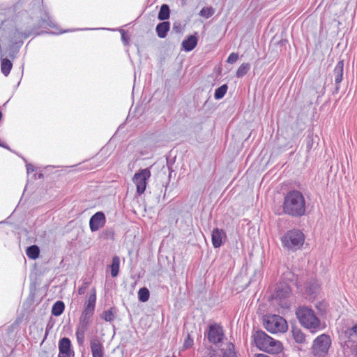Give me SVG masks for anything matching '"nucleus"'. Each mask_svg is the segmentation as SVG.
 <instances>
[{"label": "nucleus", "mask_w": 357, "mask_h": 357, "mask_svg": "<svg viewBox=\"0 0 357 357\" xmlns=\"http://www.w3.org/2000/svg\"><path fill=\"white\" fill-rule=\"evenodd\" d=\"M324 86H322V80L320 77H317L316 78V85L313 86V90H314L316 93H324Z\"/></svg>", "instance_id": "33"}, {"label": "nucleus", "mask_w": 357, "mask_h": 357, "mask_svg": "<svg viewBox=\"0 0 357 357\" xmlns=\"http://www.w3.org/2000/svg\"><path fill=\"white\" fill-rule=\"evenodd\" d=\"M354 352H355L356 356L357 357V344L355 346Z\"/></svg>", "instance_id": "45"}, {"label": "nucleus", "mask_w": 357, "mask_h": 357, "mask_svg": "<svg viewBox=\"0 0 357 357\" xmlns=\"http://www.w3.org/2000/svg\"><path fill=\"white\" fill-rule=\"evenodd\" d=\"M149 291L146 287L140 288L138 291V298L142 302H146L149 298Z\"/></svg>", "instance_id": "30"}, {"label": "nucleus", "mask_w": 357, "mask_h": 357, "mask_svg": "<svg viewBox=\"0 0 357 357\" xmlns=\"http://www.w3.org/2000/svg\"><path fill=\"white\" fill-rule=\"evenodd\" d=\"M106 222L105 215L102 212H97L93 215L89 220V227L91 231H98L102 228Z\"/></svg>", "instance_id": "11"}, {"label": "nucleus", "mask_w": 357, "mask_h": 357, "mask_svg": "<svg viewBox=\"0 0 357 357\" xmlns=\"http://www.w3.org/2000/svg\"><path fill=\"white\" fill-rule=\"evenodd\" d=\"M331 344V340L329 335L321 334L317 337L313 341L312 353L317 357H325L328 354Z\"/></svg>", "instance_id": "6"}, {"label": "nucleus", "mask_w": 357, "mask_h": 357, "mask_svg": "<svg viewBox=\"0 0 357 357\" xmlns=\"http://www.w3.org/2000/svg\"><path fill=\"white\" fill-rule=\"evenodd\" d=\"M349 335H355L357 337V324H355L353 327L348 329L347 332Z\"/></svg>", "instance_id": "40"}, {"label": "nucleus", "mask_w": 357, "mask_h": 357, "mask_svg": "<svg viewBox=\"0 0 357 357\" xmlns=\"http://www.w3.org/2000/svg\"><path fill=\"white\" fill-rule=\"evenodd\" d=\"M292 336L295 342L298 344H305L308 342L305 335L299 328H294L292 329Z\"/></svg>", "instance_id": "20"}, {"label": "nucleus", "mask_w": 357, "mask_h": 357, "mask_svg": "<svg viewBox=\"0 0 357 357\" xmlns=\"http://www.w3.org/2000/svg\"><path fill=\"white\" fill-rule=\"evenodd\" d=\"M320 284L315 279L310 280L306 284V293L310 296V299L314 298L319 292Z\"/></svg>", "instance_id": "15"}, {"label": "nucleus", "mask_w": 357, "mask_h": 357, "mask_svg": "<svg viewBox=\"0 0 357 357\" xmlns=\"http://www.w3.org/2000/svg\"><path fill=\"white\" fill-rule=\"evenodd\" d=\"M89 283L84 282L83 283L82 286L79 288L78 289V294L79 295H82L85 293L86 289L88 287Z\"/></svg>", "instance_id": "41"}, {"label": "nucleus", "mask_w": 357, "mask_h": 357, "mask_svg": "<svg viewBox=\"0 0 357 357\" xmlns=\"http://www.w3.org/2000/svg\"><path fill=\"white\" fill-rule=\"evenodd\" d=\"M263 325L271 333H284L288 329L286 320L282 317L275 314L264 316Z\"/></svg>", "instance_id": "5"}, {"label": "nucleus", "mask_w": 357, "mask_h": 357, "mask_svg": "<svg viewBox=\"0 0 357 357\" xmlns=\"http://www.w3.org/2000/svg\"><path fill=\"white\" fill-rule=\"evenodd\" d=\"M90 347L93 357H104L103 345L98 338L91 340Z\"/></svg>", "instance_id": "16"}, {"label": "nucleus", "mask_w": 357, "mask_h": 357, "mask_svg": "<svg viewBox=\"0 0 357 357\" xmlns=\"http://www.w3.org/2000/svg\"><path fill=\"white\" fill-rule=\"evenodd\" d=\"M204 357H218L217 351L212 347L207 348Z\"/></svg>", "instance_id": "34"}, {"label": "nucleus", "mask_w": 357, "mask_h": 357, "mask_svg": "<svg viewBox=\"0 0 357 357\" xmlns=\"http://www.w3.org/2000/svg\"><path fill=\"white\" fill-rule=\"evenodd\" d=\"M91 316H88L85 314H82L80 317L79 323L82 325L86 326L89 327L91 323Z\"/></svg>", "instance_id": "35"}, {"label": "nucleus", "mask_w": 357, "mask_h": 357, "mask_svg": "<svg viewBox=\"0 0 357 357\" xmlns=\"http://www.w3.org/2000/svg\"><path fill=\"white\" fill-rule=\"evenodd\" d=\"M96 302V289H92V293L88 296L86 301L84 304V309L82 312V314L93 316L95 310Z\"/></svg>", "instance_id": "12"}, {"label": "nucleus", "mask_w": 357, "mask_h": 357, "mask_svg": "<svg viewBox=\"0 0 357 357\" xmlns=\"http://www.w3.org/2000/svg\"><path fill=\"white\" fill-rule=\"evenodd\" d=\"M256 347L269 354H278L282 351V346L280 341L275 340L265 332L257 331L252 335Z\"/></svg>", "instance_id": "2"}, {"label": "nucleus", "mask_w": 357, "mask_h": 357, "mask_svg": "<svg viewBox=\"0 0 357 357\" xmlns=\"http://www.w3.org/2000/svg\"><path fill=\"white\" fill-rule=\"evenodd\" d=\"M180 27L175 24L173 25V30H175L176 32H178Z\"/></svg>", "instance_id": "44"}, {"label": "nucleus", "mask_w": 357, "mask_h": 357, "mask_svg": "<svg viewBox=\"0 0 357 357\" xmlns=\"http://www.w3.org/2000/svg\"><path fill=\"white\" fill-rule=\"evenodd\" d=\"M121 39L125 44L128 43V39L126 37V34H125L124 31H123V33H121Z\"/></svg>", "instance_id": "43"}, {"label": "nucleus", "mask_w": 357, "mask_h": 357, "mask_svg": "<svg viewBox=\"0 0 357 357\" xmlns=\"http://www.w3.org/2000/svg\"><path fill=\"white\" fill-rule=\"evenodd\" d=\"M204 335L210 343L214 344L222 342L225 337L222 327L215 323L208 326V330L204 333Z\"/></svg>", "instance_id": "8"}, {"label": "nucleus", "mask_w": 357, "mask_h": 357, "mask_svg": "<svg viewBox=\"0 0 357 357\" xmlns=\"http://www.w3.org/2000/svg\"><path fill=\"white\" fill-rule=\"evenodd\" d=\"M101 318H102L106 321H112L115 318L114 310L113 308H110L108 310L104 311L101 315Z\"/></svg>", "instance_id": "31"}, {"label": "nucleus", "mask_w": 357, "mask_h": 357, "mask_svg": "<svg viewBox=\"0 0 357 357\" xmlns=\"http://www.w3.org/2000/svg\"><path fill=\"white\" fill-rule=\"evenodd\" d=\"M26 167L28 174H30L34 171V167L31 164H26Z\"/></svg>", "instance_id": "42"}, {"label": "nucleus", "mask_w": 357, "mask_h": 357, "mask_svg": "<svg viewBox=\"0 0 357 357\" xmlns=\"http://www.w3.org/2000/svg\"><path fill=\"white\" fill-rule=\"evenodd\" d=\"M17 53V51L15 50L13 47H10L9 49L7 50H1V56L5 57V58H10L12 59H14L16 56V54Z\"/></svg>", "instance_id": "27"}, {"label": "nucleus", "mask_w": 357, "mask_h": 357, "mask_svg": "<svg viewBox=\"0 0 357 357\" xmlns=\"http://www.w3.org/2000/svg\"><path fill=\"white\" fill-rule=\"evenodd\" d=\"M238 59V54L237 53L232 52L229 54L227 59L228 63H234Z\"/></svg>", "instance_id": "36"}, {"label": "nucleus", "mask_w": 357, "mask_h": 357, "mask_svg": "<svg viewBox=\"0 0 357 357\" xmlns=\"http://www.w3.org/2000/svg\"><path fill=\"white\" fill-rule=\"evenodd\" d=\"M197 44V37L195 36L190 35L182 42V47L185 51L190 52L196 47Z\"/></svg>", "instance_id": "17"}, {"label": "nucleus", "mask_w": 357, "mask_h": 357, "mask_svg": "<svg viewBox=\"0 0 357 357\" xmlns=\"http://www.w3.org/2000/svg\"><path fill=\"white\" fill-rule=\"evenodd\" d=\"M226 238V234L222 229L215 228L212 231V243L215 248H220Z\"/></svg>", "instance_id": "14"}, {"label": "nucleus", "mask_w": 357, "mask_h": 357, "mask_svg": "<svg viewBox=\"0 0 357 357\" xmlns=\"http://www.w3.org/2000/svg\"><path fill=\"white\" fill-rule=\"evenodd\" d=\"M13 68V63L8 58L1 56V71L7 77Z\"/></svg>", "instance_id": "22"}, {"label": "nucleus", "mask_w": 357, "mask_h": 357, "mask_svg": "<svg viewBox=\"0 0 357 357\" xmlns=\"http://www.w3.org/2000/svg\"><path fill=\"white\" fill-rule=\"evenodd\" d=\"M250 68V65L248 63H242L236 71V77L240 78L245 76Z\"/></svg>", "instance_id": "29"}, {"label": "nucleus", "mask_w": 357, "mask_h": 357, "mask_svg": "<svg viewBox=\"0 0 357 357\" xmlns=\"http://www.w3.org/2000/svg\"><path fill=\"white\" fill-rule=\"evenodd\" d=\"M64 309V303L61 301H58L52 306V314L56 317L60 316L63 312Z\"/></svg>", "instance_id": "25"}, {"label": "nucleus", "mask_w": 357, "mask_h": 357, "mask_svg": "<svg viewBox=\"0 0 357 357\" xmlns=\"http://www.w3.org/2000/svg\"><path fill=\"white\" fill-rule=\"evenodd\" d=\"M151 177V172L148 168L140 169L135 174L132 181L136 185L137 192L142 195L146 188L147 181Z\"/></svg>", "instance_id": "9"}, {"label": "nucleus", "mask_w": 357, "mask_h": 357, "mask_svg": "<svg viewBox=\"0 0 357 357\" xmlns=\"http://www.w3.org/2000/svg\"><path fill=\"white\" fill-rule=\"evenodd\" d=\"M42 25L43 26L46 25V26H50V27H54V24L51 20V19H50V17L49 16H46V18H44L43 20Z\"/></svg>", "instance_id": "38"}, {"label": "nucleus", "mask_w": 357, "mask_h": 357, "mask_svg": "<svg viewBox=\"0 0 357 357\" xmlns=\"http://www.w3.org/2000/svg\"><path fill=\"white\" fill-rule=\"evenodd\" d=\"M344 71V61L341 60L337 62L334 70L333 77L335 82V89L334 93H337L340 90V83L342 82L343 78Z\"/></svg>", "instance_id": "13"}, {"label": "nucleus", "mask_w": 357, "mask_h": 357, "mask_svg": "<svg viewBox=\"0 0 357 357\" xmlns=\"http://www.w3.org/2000/svg\"><path fill=\"white\" fill-rule=\"evenodd\" d=\"M305 236L303 233L296 229L286 232L281 238L282 245L291 250L300 249L304 243Z\"/></svg>", "instance_id": "4"}, {"label": "nucleus", "mask_w": 357, "mask_h": 357, "mask_svg": "<svg viewBox=\"0 0 357 357\" xmlns=\"http://www.w3.org/2000/svg\"><path fill=\"white\" fill-rule=\"evenodd\" d=\"M291 293V291L289 286L286 284H280L276 288L274 300L281 308L284 310L289 308L290 302L288 301V298Z\"/></svg>", "instance_id": "7"}, {"label": "nucleus", "mask_w": 357, "mask_h": 357, "mask_svg": "<svg viewBox=\"0 0 357 357\" xmlns=\"http://www.w3.org/2000/svg\"><path fill=\"white\" fill-rule=\"evenodd\" d=\"M228 89V86L227 84H223L215 89V93H214V98L216 100H220L226 94Z\"/></svg>", "instance_id": "28"}, {"label": "nucleus", "mask_w": 357, "mask_h": 357, "mask_svg": "<svg viewBox=\"0 0 357 357\" xmlns=\"http://www.w3.org/2000/svg\"><path fill=\"white\" fill-rule=\"evenodd\" d=\"M26 254L29 259H36L40 255L39 248L36 245H31L26 248Z\"/></svg>", "instance_id": "24"}, {"label": "nucleus", "mask_w": 357, "mask_h": 357, "mask_svg": "<svg viewBox=\"0 0 357 357\" xmlns=\"http://www.w3.org/2000/svg\"><path fill=\"white\" fill-rule=\"evenodd\" d=\"M306 140H307L306 149H307V151H309L312 148V146H313L312 136V135H308L307 137Z\"/></svg>", "instance_id": "39"}, {"label": "nucleus", "mask_w": 357, "mask_h": 357, "mask_svg": "<svg viewBox=\"0 0 357 357\" xmlns=\"http://www.w3.org/2000/svg\"><path fill=\"white\" fill-rule=\"evenodd\" d=\"M306 203L301 192L297 190L288 191L283 199L282 212L293 218H300L305 215Z\"/></svg>", "instance_id": "1"}, {"label": "nucleus", "mask_w": 357, "mask_h": 357, "mask_svg": "<svg viewBox=\"0 0 357 357\" xmlns=\"http://www.w3.org/2000/svg\"><path fill=\"white\" fill-rule=\"evenodd\" d=\"M214 13L215 10L212 7H204L200 10L199 15L206 19H208L211 17L214 14Z\"/></svg>", "instance_id": "32"}, {"label": "nucleus", "mask_w": 357, "mask_h": 357, "mask_svg": "<svg viewBox=\"0 0 357 357\" xmlns=\"http://www.w3.org/2000/svg\"><path fill=\"white\" fill-rule=\"evenodd\" d=\"M296 314L300 324L311 333H316L321 329V321L312 309L300 306L296 310Z\"/></svg>", "instance_id": "3"}, {"label": "nucleus", "mask_w": 357, "mask_h": 357, "mask_svg": "<svg viewBox=\"0 0 357 357\" xmlns=\"http://www.w3.org/2000/svg\"><path fill=\"white\" fill-rule=\"evenodd\" d=\"M59 357H70L74 355L71 342L68 337H62L59 341Z\"/></svg>", "instance_id": "10"}, {"label": "nucleus", "mask_w": 357, "mask_h": 357, "mask_svg": "<svg viewBox=\"0 0 357 357\" xmlns=\"http://www.w3.org/2000/svg\"><path fill=\"white\" fill-rule=\"evenodd\" d=\"M88 329V326L79 324L76 328L75 335L77 343L82 346L84 342L85 333Z\"/></svg>", "instance_id": "19"}, {"label": "nucleus", "mask_w": 357, "mask_h": 357, "mask_svg": "<svg viewBox=\"0 0 357 357\" xmlns=\"http://www.w3.org/2000/svg\"><path fill=\"white\" fill-rule=\"evenodd\" d=\"M0 146L5 147V146H3V144H1V143H0Z\"/></svg>", "instance_id": "46"}, {"label": "nucleus", "mask_w": 357, "mask_h": 357, "mask_svg": "<svg viewBox=\"0 0 357 357\" xmlns=\"http://www.w3.org/2000/svg\"><path fill=\"white\" fill-rule=\"evenodd\" d=\"M120 266V259L119 257L115 256L112 258V264L110 265L111 275L112 277H116L119 272Z\"/></svg>", "instance_id": "23"}, {"label": "nucleus", "mask_w": 357, "mask_h": 357, "mask_svg": "<svg viewBox=\"0 0 357 357\" xmlns=\"http://www.w3.org/2000/svg\"><path fill=\"white\" fill-rule=\"evenodd\" d=\"M193 344V339L191 338L190 335L188 334L187 337L185 339L183 343V347L185 349L190 348Z\"/></svg>", "instance_id": "37"}, {"label": "nucleus", "mask_w": 357, "mask_h": 357, "mask_svg": "<svg viewBox=\"0 0 357 357\" xmlns=\"http://www.w3.org/2000/svg\"><path fill=\"white\" fill-rule=\"evenodd\" d=\"M220 351L222 357H238L235 351V347L231 342L227 343Z\"/></svg>", "instance_id": "21"}, {"label": "nucleus", "mask_w": 357, "mask_h": 357, "mask_svg": "<svg viewBox=\"0 0 357 357\" xmlns=\"http://www.w3.org/2000/svg\"><path fill=\"white\" fill-rule=\"evenodd\" d=\"M170 10L167 4H162L160 7L158 18L164 21L169 18Z\"/></svg>", "instance_id": "26"}, {"label": "nucleus", "mask_w": 357, "mask_h": 357, "mask_svg": "<svg viewBox=\"0 0 357 357\" xmlns=\"http://www.w3.org/2000/svg\"><path fill=\"white\" fill-rule=\"evenodd\" d=\"M170 29V23L169 22H162L156 26V33L159 38H164L166 37L167 32Z\"/></svg>", "instance_id": "18"}]
</instances>
